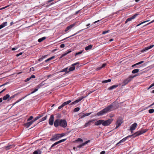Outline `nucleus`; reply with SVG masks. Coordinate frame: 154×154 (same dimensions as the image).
Segmentation results:
<instances>
[{
  "mask_svg": "<svg viewBox=\"0 0 154 154\" xmlns=\"http://www.w3.org/2000/svg\"><path fill=\"white\" fill-rule=\"evenodd\" d=\"M115 103V102H114L102 110L98 112L97 114V115L98 116H99L104 115L112 110L113 109V108Z\"/></svg>",
  "mask_w": 154,
  "mask_h": 154,
  "instance_id": "nucleus-1",
  "label": "nucleus"
},
{
  "mask_svg": "<svg viewBox=\"0 0 154 154\" xmlns=\"http://www.w3.org/2000/svg\"><path fill=\"white\" fill-rule=\"evenodd\" d=\"M147 131V130H142L140 131H138L135 133H134V134L129 135L128 136H127L126 137H125L124 138H123L118 143L116 144V145L117 146H119V144L124 142L129 137H135L136 136H139L140 135L143 134L145 133V132H146Z\"/></svg>",
  "mask_w": 154,
  "mask_h": 154,
  "instance_id": "nucleus-2",
  "label": "nucleus"
},
{
  "mask_svg": "<svg viewBox=\"0 0 154 154\" xmlns=\"http://www.w3.org/2000/svg\"><path fill=\"white\" fill-rule=\"evenodd\" d=\"M60 126L63 128H66L67 126V123L65 119H57L54 122V126L55 127H57Z\"/></svg>",
  "mask_w": 154,
  "mask_h": 154,
  "instance_id": "nucleus-3",
  "label": "nucleus"
},
{
  "mask_svg": "<svg viewBox=\"0 0 154 154\" xmlns=\"http://www.w3.org/2000/svg\"><path fill=\"white\" fill-rule=\"evenodd\" d=\"M136 75H134V76H130L128 78L125 79L122 83V86H124L127 84L129 82H130L133 79L134 77L136 76Z\"/></svg>",
  "mask_w": 154,
  "mask_h": 154,
  "instance_id": "nucleus-4",
  "label": "nucleus"
},
{
  "mask_svg": "<svg viewBox=\"0 0 154 154\" xmlns=\"http://www.w3.org/2000/svg\"><path fill=\"white\" fill-rule=\"evenodd\" d=\"M113 120L112 119H109L106 120H103L102 125L104 126H107L110 125Z\"/></svg>",
  "mask_w": 154,
  "mask_h": 154,
  "instance_id": "nucleus-5",
  "label": "nucleus"
},
{
  "mask_svg": "<svg viewBox=\"0 0 154 154\" xmlns=\"http://www.w3.org/2000/svg\"><path fill=\"white\" fill-rule=\"evenodd\" d=\"M65 135V134L64 133H63L60 134H57L56 136H55L53 138H51L50 139L51 141H55L59 139V138L62 137Z\"/></svg>",
  "mask_w": 154,
  "mask_h": 154,
  "instance_id": "nucleus-6",
  "label": "nucleus"
},
{
  "mask_svg": "<svg viewBox=\"0 0 154 154\" xmlns=\"http://www.w3.org/2000/svg\"><path fill=\"white\" fill-rule=\"evenodd\" d=\"M87 96H86L85 97H79L77 100L75 101H74L72 102L71 103V105H73L74 104H75L81 101L82 99H83L84 98L86 97Z\"/></svg>",
  "mask_w": 154,
  "mask_h": 154,
  "instance_id": "nucleus-7",
  "label": "nucleus"
},
{
  "mask_svg": "<svg viewBox=\"0 0 154 154\" xmlns=\"http://www.w3.org/2000/svg\"><path fill=\"white\" fill-rule=\"evenodd\" d=\"M123 122V121L122 119H118L116 122V125L115 129L117 128L119 126H120Z\"/></svg>",
  "mask_w": 154,
  "mask_h": 154,
  "instance_id": "nucleus-8",
  "label": "nucleus"
},
{
  "mask_svg": "<svg viewBox=\"0 0 154 154\" xmlns=\"http://www.w3.org/2000/svg\"><path fill=\"white\" fill-rule=\"evenodd\" d=\"M54 121V116L53 115H51L49 120V124L51 125H52L53 124Z\"/></svg>",
  "mask_w": 154,
  "mask_h": 154,
  "instance_id": "nucleus-9",
  "label": "nucleus"
},
{
  "mask_svg": "<svg viewBox=\"0 0 154 154\" xmlns=\"http://www.w3.org/2000/svg\"><path fill=\"white\" fill-rule=\"evenodd\" d=\"M138 15V14H136L134 15L131 17L128 18L125 22V23H126L128 22L131 21L132 19H134Z\"/></svg>",
  "mask_w": 154,
  "mask_h": 154,
  "instance_id": "nucleus-10",
  "label": "nucleus"
},
{
  "mask_svg": "<svg viewBox=\"0 0 154 154\" xmlns=\"http://www.w3.org/2000/svg\"><path fill=\"white\" fill-rule=\"evenodd\" d=\"M154 46V45H151L150 46H148V47H146L144 49H143L142 51L141 52H144L146 51L149 49L152 48Z\"/></svg>",
  "mask_w": 154,
  "mask_h": 154,
  "instance_id": "nucleus-11",
  "label": "nucleus"
},
{
  "mask_svg": "<svg viewBox=\"0 0 154 154\" xmlns=\"http://www.w3.org/2000/svg\"><path fill=\"white\" fill-rule=\"evenodd\" d=\"M137 124L136 123H134L131 125L130 128V130L131 131V133H132V131L135 130L137 127Z\"/></svg>",
  "mask_w": 154,
  "mask_h": 154,
  "instance_id": "nucleus-12",
  "label": "nucleus"
},
{
  "mask_svg": "<svg viewBox=\"0 0 154 154\" xmlns=\"http://www.w3.org/2000/svg\"><path fill=\"white\" fill-rule=\"evenodd\" d=\"M94 121V120H91L89 121L88 122L85 123L84 126L85 127H87L88 126L92 124V123Z\"/></svg>",
  "mask_w": 154,
  "mask_h": 154,
  "instance_id": "nucleus-13",
  "label": "nucleus"
},
{
  "mask_svg": "<svg viewBox=\"0 0 154 154\" xmlns=\"http://www.w3.org/2000/svg\"><path fill=\"white\" fill-rule=\"evenodd\" d=\"M75 24H73L68 26L65 29V31L66 32H67L70 29H71L72 27H73L75 26Z\"/></svg>",
  "mask_w": 154,
  "mask_h": 154,
  "instance_id": "nucleus-14",
  "label": "nucleus"
},
{
  "mask_svg": "<svg viewBox=\"0 0 154 154\" xmlns=\"http://www.w3.org/2000/svg\"><path fill=\"white\" fill-rule=\"evenodd\" d=\"M103 120H100L96 122L95 123V125H99L101 124H102Z\"/></svg>",
  "mask_w": 154,
  "mask_h": 154,
  "instance_id": "nucleus-15",
  "label": "nucleus"
},
{
  "mask_svg": "<svg viewBox=\"0 0 154 154\" xmlns=\"http://www.w3.org/2000/svg\"><path fill=\"white\" fill-rule=\"evenodd\" d=\"M144 62V61H141L138 63H137L133 65L132 66V67H134V66H136V67H137V68L139 67H140L139 66H136L143 63Z\"/></svg>",
  "mask_w": 154,
  "mask_h": 154,
  "instance_id": "nucleus-16",
  "label": "nucleus"
},
{
  "mask_svg": "<svg viewBox=\"0 0 154 154\" xmlns=\"http://www.w3.org/2000/svg\"><path fill=\"white\" fill-rule=\"evenodd\" d=\"M8 23L7 22H5L2 24L0 25V29L3 28L5 26H6L7 25Z\"/></svg>",
  "mask_w": 154,
  "mask_h": 154,
  "instance_id": "nucleus-17",
  "label": "nucleus"
},
{
  "mask_svg": "<svg viewBox=\"0 0 154 154\" xmlns=\"http://www.w3.org/2000/svg\"><path fill=\"white\" fill-rule=\"evenodd\" d=\"M118 86V85H113L109 87L108 89L109 90H112L113 89L116 88Z\"/></svg>",
  "mask_w": 154,
  "mask_h": 154,
  "instance_id": "nucleus-18",
  "label": "nucleus"
},
{
  "mask_svg": "<svg viewBox=\"0 0 154 154\" xmlns=\"http://www.w3.org/2000/svg\"><path fill=\"white\" fill-rule=\"evenodd\" d=\"M42 151L40 149H37L33 153V154H41Z\"/></svg>",
  "mask_w": 154,
  "mask_h": 154,
  "instance_id": "nucleus-19",
  "label": "nucleus"
},
{
  "mask_svg": "<svg viewBox=\"0 0 154 154\" xmlns=\"http://www.w3.org/2000/svg\"><path fill=\"white\" fill-rule=\"evenodd\" d=\"M10 97V95L8 94H7L6 95L4 96L3 97V100H6L8 99V100H9V97Z\"/></svg>",
  "mask_w": 154,
  "mask_h": 154,
  "instance_id": "nucleus-20",
  "label": "nucleus"
},
{
  "mask_svg": "<svg viewBox=\"0 0 154 154\" xmlns=\"http://www.w3.org/2000/svg\"><path fill=\"white\" fill-rule=\"evenodd\" d=\"M82 29V30H79V31H78L76 33H75V34H73V35H71V36H69V37H67V38H64V39L63 40H65V39H67V38H69V37H72V36H74V35H76V34H77L78 33H79L80 32H81L82 31H83V30H84V29Z\"/></svg>",
  "mask_w": 154,
  "mask_h": 154,
  "instance_id": "nucleus-21",
  "label": "nucleus"
},
{
  "mask_svg": "<svg viewBox=\"0 0 154 154\" xmlns=\"http://www.w3.org/2000/svg\"><path fill=\"white\" fill-rule=\"evenodd\" d=\"M92 47V45H89L88 46L86 47L85 48V50L86 51H88L91 49Z\"/></svg>",
  "mask_w": 154,
  "mask_h": 154,
  "instance_id": "nucleus-22",
  "label": "nucleus"
},
{
  "mask_svg": "<svg viewBox=\"0 0 154 154\" xmlns=\"http://www.w3.org/2000/svg\"><path fill=\"white\" fill-rule=\"evenodd\" d=\"M32 122H28L24 124L25 126L27 128H28L31 125Z\"/></svg>",
  "mask_w": 154,
  "mask_h": 154,
  "instance_id": "nucleus-23",
  "label": "nucleus"
},
{
  "mask_svg": "<svg viewBox=\"0 0 154 154\" xmlns=\"http://www.w3.org/2000/svg\"><path fill=\"white\" fill-rule=\"evenodd\" d=\"M71 51H72L71 50H68V51L65 53L64 54H63L62 55L61 57H63L64 56L67 55V54H68L69 53H70Z\"/></svg>",
  "mask_w": 154,
  "mask_h": 154,
  "instance_id": "nucleus-24",
  "label": "nucleus"
},
{
  "mask_svg": "<svg viewBox=\"0 0 154 154\" xmlns=\"http://www.w3.org/2000/svg\"><path fill=\"white\" fill-rule=\"evenodd\" d=\"M71 51H72L71 50H68V51L65 53L64 54H63L62 55L61 57H63L64 56L67 55V54H68L69 53H70Z\"/></svg>",
  "mask_w": 154,
  "mask_h": 154,
  "instance_id": "nucleus-25",
  "label": "nucleus"
},
{
  "mask_svg": "<svg viewBox=\"0 0 154 154\" xmlns=\"http://www.w3.org/2000/svg\"><path fill=\"white\" fill-rule=\"evenodd\" d=\"M61 72H65L66 73H67L69 72L68 69V67H67L63 69Z\"/></svg>",
  "mask_w": 154,
  "mask_h": 154,
  "instance_id": "nucleus-26",
  "label": "nucleus"
},
{
  "mask_svg": "<svg viewBox=\"0 0 154 154\" xmlns=\"http://www.w3.org/2000/svg\"><path fill=\"white\" fill-rule=\"evenodd\" d=\"M91 113H92V112H90V113H85V114H84V115H83L81 117V118H83L85 117V116H88L90 115V114H91Z\"/></svg>",
  "mask_w": 154,
  "mask_h": 154,
  "instance_id": "nucleus-27",
  "label": "nucleus"
},
{
  "mask_svg": "<svg viewBox=\"0 0 154 154\" xmlns=\"http://www.w3.org/2000/svg\"><path fill=\"white\" fill-rule=\"evenodd\" d=\"M46 38L45 37H43L42 38H39L38 40V42H41L44 40H45Z\"/></svg>",
  "mask_w": 154,
  "mask_h": 154,
  "instance_id": "nucleus-28",
  "label": "nucleus"
},
{
  "mask_svg": "<svg viewBox=\"0 0 154 154\" xmlns=\"http://www.w3.org/2000/svg\"><path fill=\"white\" fill-rule=\"evenodd\" d=\"M71 102V100H69L65 102H64L63 104L64 106L65 105L68 104L69 103H70Z\"/></svg>",
  "mask_w": 154,
  "mask_h": 154,
  "instance_id": "nucleus-29",
  "label": "nucleus"
},
{
  "mask_svg": "<svg viewBox=\"0 0 154 154\" xmlns=\"http://www.w3.org/2000/svg\"><path fill=\"white\" fill-rule=\"evenodd\" d=\"M75 66H72L70 67L68 69L69 72L73 71L75 70Z\"/></svg>",
  "mask_w": 154,
  "mask_h": 154,
  "instance_id": "nucleus-30",
  "label": "nucleus"
},
{
  "mask_svg": "<svg viewBox=\"0 0 154 154\" xmlns=\"http://www.w3.org/2000/svg\"><path fill=\"white\" fill-rule=\"evenodd\" d=\"M139 69H134L132 71V72L133 74H135L136 73H137L139 72Z\"/></svg>",
  "mask_w": 154,
  "mask_h": 154,
  "instance_id": "nucleus-31",
  "label": "nucleus"
},
{
  "mask_svg": "<svg viewBox=\"0 0 154 154\" xmlns=\"http://www.w3.org/2000/svg\"><path fill=\"white\" fill-rule=\"evenodd\" d=\"M12 145H8L7 146H5V149L6 150H7L10 149L12 147Z\"/></svg>",
  "mask_w": 154,
  "mask_h": 154,
  "instance_id": "nucleus-32",
  "label": "nucleus"
},
{
  "mask_svg": "<svg viewBox=\"0 0 154 154\" xmlns=\"http://www.w3.org/2000/svg\"><path fill=\"white\" fill-rule=\"evenodd\" d=\"M150 21V20H146L145 21H144L143 22L141 23H140L139 24H138V25H137V26H140V25H141L142 24H143L146 22H149Z\"/></svg>",
  "mask_w": 154,
  "mask_h": 154,
  "instance_id": "nucleus-33",
  "label": "nucleus"
},
{
  "mask_svg": "<svg viewBox=\"0 0 154 154\" xmlns=\"http://www.w3.org/2000/svg\"><path fill=\"white\" fill-rule=\"evenodd\" d=\"M111 81V80L110 79H109L107 80H104L103 81H102V83H106L109 82H110Z\"/></svg>",
  "mask_w": 154,
  "mask_h": 154,
  "instance_id": "nucleus-34",
  "label": "nucleus"
},
{
  "mask_svg": "<svg viewBox=\"0 0 154 154\" xmlns=\"http://www.w3.org/2000/svg\"><path fill=\"white\" fill-rule=\"evenodd\" d=\"M47 116L46 115L45 116L43 117L41 119L40 121L42 122L45 120L47 118Z\"/></svg>",
  "mask_w": 154,
  "mask_h": 154,
  "instance_id": "nucleus-35",
  "label": "nucleus"
},
{
  "mask_svg": "<svg viewBox=\"0 0 154 154\" xmlns=\"http://www.w3.org/2000/svg\"><path fill=\"white\" fill-rule=\"evenodd\" d=\"M80 110V108L79 107H77L75 108L74 109V112H77L78 111Z\"/></svg>",
  "mask_w": 154,
  "mask_h": 154,
  "instance_id": "nucleus-36",
  "label": "nucleus"
},
{
  "mask_svg": "<svg viewBox=\"0 0 154 154\" xmlns=\"http://www.w3.org/2000/svg\"><path fill=\"white\" fill-rule=\"evenodd\" d=\"M149 112L150 113H152L154 112V109H151L149 110Z\"/></svg>",
  "mask_w": 154,
  "mask_h": 154,
  "instance_id": "nucleus-37",
  "label": "nucleus"
},
{
  "mask_svg": "<svg viewBox=\"0 0 154 154\" xmlns=\"http://www.w3.org/2000/svg\"><path fill=\"white\" fill-rule=\"evenodd\" d=\"M83 51L82 50V51H81L79 52H77L75 54V56H77L78 55L80 54H81L83 52Z\"/></svg>",
  "mask_w": 154,
  "mask_h": 154,
  "instance_id": "nucleus-38",
  "label": "nucleus"
},
{
  "mask_svg": "<svg viewBox=\"0 0 154 154\" xmlns=\"http://www.w3.org/2000/svg\"><path fill=\"white\" fill-rule=\"evenodd\" d=\"M153 87H154V82L150 85V86L148 88V89H149L151 88L152 89V88Z\"/></svg>",
  "mask_w": 154,
  "mask_h": 154,
  "instance_id": "nucleus-39",
  "label": "nucleus"
},
{
  "mask_svg": "<svg viewBox=\"0 0 154 154\" xmlns=\"http://www.w3.org/2000/svg\"><path fill=\"white\" fill-rule=\"evenodd\" d=\"M46 57V56H44L42 57L41 58H40L38 59L39 61H41L42 60Z\"/></svg>",
  "mask_w": 154,
  "mask_h": 154,
  "instance_id": "nucleus-40",
  "label": "nucleus"
},
{
  "mask_svg": "<svg viewBox=\"0 0 154 154\" xmlns=\"http://www.w3.org/2000/svg\"><path fill=\"white\" fill-rule=\"evenodd\" d=\"M38 90V89L37 88H36H36L33 91H32L31 92V93H30V94L34 93L35 92L37 91Z\"/></svg>",
  "mask_w": 154,
  "mask_h": 154,
  "instance_id": "nucleus-41",
  "label": "nucleus"
},
{
  "mask_svg": "<svg viewBox=\"0 0 154 154\" xmlns=\"http://www.w3.org/2000/svg\"><path fill=\"white\" fill-rule=\"evenodd\" d=\"M45 114V113H43L42 114H38V116L39 117V119L40 118L43 116Z\"/></svg>",
  "mask_w": 154,
  "mask_h": 154,
  "instance_id": "nucleus-42",
  "label": "nucleus"
},
{
  "mask_svg": "<svg viewBox=\"0 0 154 154\" xmlns=\"http://www.w3.org/2000/svg\"><path fill=\"white\" fill-rule=\"evenodd\" d=\"M30 94H28L27 95L25 96V97H22V98H21V99H20L19 100H20V101H21L22 100H23L26 97H27L28 96V95H29Z\"/></svg>",
  "mask_w": 154,
  "mask_h": 154,
  "instance_id": "nucleus-43",
  "label": "nucleus"
},
{
  "mask_svg": "<svg viewBox=\"0 0 154 154\" xmlns=\"http://www.w3.org/2000/svg\"><path fill=\"white\" fill-rule=\"evenodd\" d=\"M30 94H28L27 95L25 96V97H22V98H21V99H20L19 100H20V101H21L22 100H23L26 97H27L28 96V95H29Z\"/></svg>",
  "mask_w": 154,
  "mask_h": 154,
  "instance_id": "nucleus-44",
  "label": "nucleus"
},
{
  "mask_svg": "<svg viewBox=\"0 0 154 154\" xmlns=\"http://www.w3.org/2000/svg\"><path fill=\"white\" fill-rule=\"evenodd\" d=\"M33 118V117L32 116H30L29 118L27 119V121H30Z\"/></svg>",
  "mask_w": 154,
  "mask_h": 154,
  "instance_id": "nucleus-45",
  "label": "nucleus"
},
{
  "mask_svg": "<svg viewBox=\"0 0 154 154\" xmlns=\"http://www.w3.org/2000/svg\"><path fill=\"white\" fill-rule=\"evenodd\" d=\"M15 97V95H13L11 97H9L8 100H11L12 99L14 98Z\"/></svg>",
  "mask_w": 154,
  "mask_h": 154,
  "instance_id": "nucleus-46",
  "label": "nucleus"
},
{
  "mask_svg": "<svg viewBox=\"0 0 154 154\" xmlns=\"http://www.w3.org/2000/svg\"><path fill=\"white\" fill-rule=\"evenodd\" d=\"M58 144L57 143V142H55V143H54L51 146V148L50 149H51V148H52V147H53L54 146H55L57 145Z\"/></svg>",
  "mask_w": 154,
  "mask_h": 154,
  "instance_id": "nucleus-47",
  "label": "nucleus"
},
{
  "mask_svg": "<svg viewBox=\"0 0 154 154\" xmlns=\"http://www.w3.org/2000/svg\"><path fill=\"white\" fill-rule=\"evenodd\" d=\"M31 79L30 77H29V78H28L25 80V82H27L28 81H29Z\"/></svg>",
  "mask_w": 154,
  "mask_h": 154,
  "instance_id": "nucleus-48",
  "label": "nucleus"
},
{
  "mask_svg": "<svg viewBox=\"0 0 154 154\" xmlns=\"http://www.w3.org/2000/svg\"><path fill=\"white\" fill-rule=\"evenodd\" d=\"M79 63V62H77L74 63L72 64L71 66H75L77 64H78Z\"/></svg>",
  "mask_w": 154,
  "mask_h": 154,
  "instance_id": "nucleus-49",
  "label": "nucleus"
},
{
  "mask_svg": "<svg viewBox=\"0 0 154 154\" xmlns=\"http://www.w3.org/2000/svg\"><path fill=\"white\" fill-rule=\"evenodd\" d=\"M79 63V62H77L74 63L72 64L71 66H75L77 64H78Z\"/></svg>",
  "mask_w": 154,
  "mask_h": 154,
  "instance_id": "nucleus-50",
  "label": "nucleus"
},
{
  "mask_svg": "<svg viewBox=\"0 0 154 154\" xmlns=\"http://www.w3.org/2000/svg\"><path fill=\"white\" fill-rule=\"evenodd\" d=\"M64 106L63 105V104L62 103L61 105H60V106H59L58 108L59 109H61L62 108H63V107Z\"/></svg>",
  "mask_w": 154,
  "mask_h": 154,
  "instance_id": "nucleus-51",
  "label": "nucleus"
},
{
  "mask_svg": "<svg viewBox=\"0 0 154 154\" xmlns=\"http://www.w3.org/2000/svg\"><path fill=\"white\" fill-rule=\"evenodd\" d=\"M109 32V30L105 31L103 32L102 34H105Z\"/></svg>",
  "mask_w": 154,
  "mask_h": 154,
  "instance_id": "nucleus-52",
  "label": "nucleus"
},
{
  "mask_svg": "<svg viewBox=\"0 0 154 154\" xmlns=\"http://www.w3.org/2000/svg\"><path fill=\"white\" fill-rule=\"evenodd\" d=\"M90 141L89 140H88L85 142L84 143H83V145H84V146L88 143Z\"/></svg>",
  "mask_w": 154,
  "mask_h": 154,
  "instance_id": "nucleus-53",
  "label": "nucleus"
},
{
  "mask_svg": "<svg viewBox=\"0 0 154 154\" xmlns=\"http://www.w3.org/2000/svg\"><path fill=\"white\" fill-rule=\"evenodd\" d=\"M10 5H8L7 6H5V7H4L3 8H0V10H2V9H4L7 8V7H8Z\"/></svg>",
  "mask_w": 154,
  "mask_h": 154,
  "instance_id": "nucleus-54",
  "label": "nucleus"
},
{
  "mask_svg": "<svg viewBox=\"0 0 154 154\" xmlns=\"http://www.w3.org/2000/svg\"><path fill=\"white\" fill-rule=\"evenodd\" d=\"M65 47V45L64 44H61L60 45V47L61 48H63Z\"/></svg>",
  "mask_w": 154,
  "mask_h": 154,
  "instance_id": "nucleus-55",
  "label": "nucleus"
},
{
  "mask_svg": "<svg viewBox=\"0 0 154 154\" xmlns=\"http://www.w3.org/2000/svg\"><path fill=\"white\" fill-rule=\"evenodd\" d=\"M77 141H78L82 142L83 140L81 138H79L78 139Z\"/></svg>",
  "mask_w": 154,
  "mask_h": 154,
  "instance_id": "nucleus-56",
  "label": "nucleus"
},
{
  "mask_svg": "<svg viewBox=\"0 0 154 154\" xmlns=\"http://www.w3.org/2000/svg\"><path fill=\"white\" fill-rule=\"evenodd\" d=\"M23 53L22 52H20L19 54H18L16 55V56L17 57H18L19 56L22 55V54Z\"/></svg>",
  "mask_w": 154,
  "mask_h": 154,
  "instance_id": "nucleus-57",
  "label": "nucleus"
},
{
  "mask_svg": "<svg viewBox=\"0 0 154 154\" xmlns=\"http://www.w3.org/2000/svg\"><path fill=\"white\" fill-rule=\"evenodd\" d=\"M66 140V139H63L60 140L61 142V143H62V142H64V141Z\"/></svg>",
  "mask_w": 154,
  "mask_h": 154,
  "instance_id": "nucleus-58",
  "label": "nucleus"
},
{
  "mask_svg": "<svg viewBox=\"0 0 154 154\" xmlns=\"http://www.w3.org/2000/svg\"><path fill=\"white\" fill-rule=\"evenodd\" d=\"M101 20H98L97 21H95L93 23V24H95L97 23H98L99 21H100Z\"/></svg>",
  "mask_w": 154,
  "mask_h": 154,
  "instance_id": "nucleus-59",
  "label": "nucleus"
},
{
  "mask_svg": "<svg viewBox=\"0 0 154 154\" xmlns=\"http://www.w3.org/2000/svg\"><path fill=\"white\" fill-rule=\"evenodd\" d=\"M35 70L34 68L33 67H31L30 69V71H33Z\"/></svg>",
  "mask_w": 154,
  "mask_h": 154,
  "instance_id": "nucleus-60",
  "label": "nucleus"
},
{
  "mask_svg": "<svg viewBox=\"0 0 154 154\" xmlns=\"http://www.w3.org/2000/svg\"><path fill=\"white\" fill-rule=\"evenodd\" d=\"M41 87H42L41 86V85H40L39 84L36 86V88H37L38 89H39V88H41Z\"/></svg>",
  "mask_w": 154,
  "mask_h": 154,
  "instance_id": "nucleus-61",
  "label": "nucleus"
},
{
  "mask_svg": "<svg viewBox=\"0 0 154 154\" xmlns=\"http://www.w3.org/2000/svg\"><path fill=\"white\" fill-rule=\"evenodd\" d=\"M17 49V47H16L13 48H12V51H14L15 50H16Z\"/></svg>",
  "mask_w": 154,
  "mask_h": 154,
  "instance_id": "nucleus-62",
  "label": "nucleus"
},
{
  "mask_svg": "<svg viewBox=\"0 0 154 154\" xmlns=\"http://www.w3.org/2000/svg\"><path fill=\"white\" fill-rule=\"evenodd\" d=\"M30 77L31 79L32 78H35V76L34 75H32L31 76V77Z\"/></svg>",
  "mask_w": 154,
  "mask_h": 154,
  "instance_id": "nucleus-63",
  "label": "nucleus"
},
{
  "mask_svg": "<svg viewBox=\"0 0 154 154\" xmlns=\"http://www.w3.org/2000/svg\"><path fill=\"white\" fill-rule=\"evenodd\" d=\"M39 85H41V87H42V86H43V85H44V83L43 82H42L41 83L39 84Z\"/></svg>",
  "mask_w": 154,
  "mask_h": 154,
  "instance_id": "nucleus-64",
  "label": "nucleus"
}]
</instances>
